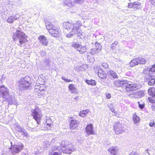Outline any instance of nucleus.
I'll use <instances>...</instances> for the list:
<instances>
[{
    "mask_svg": "<svg viewBox=\"0 0 155 155\" xmlns=\"http://www.w3.org/2000/svg\"><path fill=\"white\" fill-rule=\"evenodd\" d=\"M94 69L95 72L97 73L98 76L101 78L104 79L107 77L106 73L101 69L99 66H95L94 67Z\"/></svg>",
    "mask_w": 155,
    "mask_h": 155,
    "instance_id": "nucleus-13",
    "label": "nucleus"
},
{
    "mask_svg": "<svg viewBox=\"0 0 155 155\" xmlns=\"http://www.w3.org/2000/svg\"><path fill=\"white\" fill-rule=\"evenodd\" d=\"M155 88L153 87H150L148 90V93L150 96L155 94Z\"/></svg>",
    "mask_w": 155,
    "mask_h": 155,
    "instance_id": "nucleus-29",
    "label": "nucleus"
},
{
    "mask_svg": "<svg viewBox=\"0 0 155 155\" xmlns=\"http://www.w3.org/2000/svg\"><path fill=\"white\" fill-rule=\"evenodd\" d=\"M108 75L109 78L113 79H117L118 78V76L117 73L114 71L110 70L108 73Z\"/></svg>",
    "mask_w": 155,
    "mask_h": 155,
    "instance_id": "nucleus-18",
    "label": "nucleus"
},
{
    "mask_svg": "<svg viewBox=\"0 0 155 155\" xmlns=\"http://www.w3.org/2000/svg\"><path fill=\"white\" fill-rule=\"evenodd\" d=\"M53 122L50 118L46 119V122L44 124L43 128L45 130H50L53 126Z\"/></svg>",
    "mask_w": 155,
    "mask_h": 155,
    "instance_id": "nucleus-15",
    "label": "nucleus"
},
{
    "mask_svg": "<svg viewBox=\"0 0 155 155\" xmlns=\"http://www.w3.org/2000/svg\"><path fill=\"white\" fill-rule=\"evenodd\" d=\"M79 123L76 120H71L69 126L70 129L72 130L76 128L78 126Z\"/></svg>",
    "mask_w": 155,
    "mask_h": 155,
    "instance_id": "nucleus-20",
    "label": "nucleus"
},
{
    "mask_svg": "<svg viewBox=\"0 0 155 155\" xmlns=\"http://www.w3.org/2000/svg\"><path fill=\"white\" fill-rule=\"evenodd\" d=\"M101 50L100 46L99 44L95 45V47L91 49V54L93 55L97 54Z\"/></svg>",
    "mask_w": 155,
    "mask_h": 155,
    "instance_id": "nucleus-19",
    "label": "nucleus"
},
{
    "mask_svg": "<svg viewBox=\"0 0 155 155\" xmlns=\"http://www.w3.org/2000/svg\"><path fill=\"white\" fill-rule=\"evenodd\" d=\"M145 81L147 82V84L150 86H153L155 84V76L149 74L146 75L144 78Z\"/></svg>",
    "mask_w": 155,
    "mask_h": 155,
    "instance_id": "nucleus-11",
    "label": "nucleus"
},
{
    "mask_svg": "<svg viewBox=\"0 0 155 155\" xmlns=\"http://www.w3.org/2000/svg\"><path fill=\"white\" fill-rule=\"evenodd\" d=\"M73 145L69 143L64 144V146H61V149L63 152L67 154L71 153L73 151Z\"/></svg>",
    "mask_w": 155,
    "mask_h": 155,
    "instance_id": "nucleus-10",
    "label": "nucleus"
},
{
    "mask_svg": "<svg viewBox=\"0 0 155 155\" xmlns=\"http://www.w3.org/2000/svg\"><path fill=\"white\" fill-rule=\"evenodd\" d=\"M80 53H84L86 51V48L85 46L82 45H81L80 46L77 50Z\"/></svg>",
    "mask_w": 155,
    "mask_h": 155,
    "instance_id": "nucleus-26",
    "label": "nucleus"
},
{
    "mask_svg": "<svg viewBox=\"0 0 155 155\" xmlns=\"http://www.w3.org/2000/svg\"><path fill=\"white\" fill-rule=\"evenodd\" d=\"M86 131L88 134H94V132L93 130V125L91 124H89L86 128Z\"/></svg>",
    "mask_w": 155,
    "mask_h": 155,
    "instance_id": "nucleus-21",
    "label": "nucleus"
},
{
    "mask_svg": "<svg viewBox=\"0 0 155 155\" xmlns=\"http://www.w3.org/2000/svg\"><path fill=\"white\" fill-rule=\"evenodd\" d=\"M149 71L152 72H155V63L152 65L151 67L149 69Z\"/></svg>",
    "mask_w": 155,
    "mask_h": 155,
    "instance_id": "nucleus-34",
    "label": "nucleus"
},
{
    "mask_svg": "<svg viewBox=\"0 0 155 155\" xmlns=\"http://www.w3.org/2000/svg\"><path fill=\"white\" fill-rule=\"evenodd\" d=\"M49 155H61V154L60 153L54 152L53 153H51L49 154Z\"/></svg>",
    "mask_w": 155,
    "mask_h": 155,
    "instance_id": "nucleus-37",
    "label": "nucleus"
},
{
    "mask_svg": "<svg viewBox=\"0 0 155 155\" xmlns=\"http://www.w3.org/2000/svg\"><path fill=\"white\" fill-rule=\"evenodd\" d=\"M120 84L122 85L126 84L125 90L127 92L130 93L133 92L139 88V85L136 83L128 84L127 82L120 81Z\"/></svg>",
    "mask_w": 155,
    "mask_h": 155,
    "instance_id": "nucleus-5",
    "label": "nucleus"
},
{
    "mask_svg": "<svg viewBox=\"0 0 155 155\" xmlns=\"http://www.w3.org/2000/svg\"><path fill=\"white\" fill-rule=\"evenodd\" d=\"M46 27L51 36L55 38L60 37L61 30L59 26L56 27L50 23L46 25Z\"/></svg>",
    "mask_w": 155,
    "mask_h": 155,
    "instance_id": "nucleus-2",
    "label": "nucleus"
},
{
    "mask_svg": "<svg viewBox=\"0 0 155 155\" xmlns=\"http://www.w3.org/2000/svg\"><path fill=\"white\" fill-rule=\"evenodd\" d=\"M46 81L45 76L43 74H41L38 78V81L40 85H44Z\"/></svg>",
    "mask_w": 155,
    "mask_h": 155,
    "instance_id": "nucleus-17",
    "label": "nucleus"
},
{
    "mask_svg": "<svg viewBox=\"0 0 155 155\" xmlns=\"http://www.w3.org/2000/svg\"><path fill=\"white\" fill-rule=\"evenodd\" d=\"M122 129V126L119 123H116L114 126V129L116 131H118Z\"/></svg>",
    "mask_w": 155,
    "mask_h": 155,
    "instance_id": "nucleus-30",
    "label": "nucleus"
},
{
    "mask_svg": "<svg viewBox=\"0 0 155 155\" xmlns=\"http://www.w3.org/2000/svg\"><path fill=\"white\" fill-rule=\"evenodd\" d=\"M108 151L111 153V155H117V149L116 147H110L108 149Z\"/></svg>",
    "mask_w": 155,
    "mask_h": 155,
    "instance_id": "nucleus-23",
    "label": "nucleus"
},
{
    "mask_svg": "<svg viewBox=\"0 0 155 155\" xmlns=\"http://www.w3.org/2000/svg\"><path fill=\"white\" fill-rule=\"evenodd\" d=\"M31 78L29 77L25 76L21 78L18 81L19 89L21 91L27 90L31 86Z\"/></svg>",
    "mask_w": 155,
    "mask_h": 155,
    "instance_id": "nucleus-1",
    "label": "nucleus"
},
{
    "mask_svg": "<svg viewBox=\"0 0 155 155\" xmlns=\"http://www.w3.org/2000/svg\"><path fill=\"white\" fill-rule=\"evenodd\" d=\"M20 17V15L18 17H16L15 15L10 16L8 18L7 21L8 23H12L15 20L17 19Z\"/></svg>",
    "mask_w": 155,
    "mask_h": 155,
    "instance_id": "nucleus-25",
    "label": "nucleus"
},
{
    "mask_svg": "<svg viewBox=\"0 0 155 155\" xmlns=\"http://www.w3.org/2000/svg\"><path fill=\"white\" fill-rule=\"evenodd\" d=\"M85 81L87 84L91 86H95L97 84L96 81L92 79L90 80H86Z\"/></svg>",
    "mask_w": 155,
    "mask_h": 155,
    "instance_id": "nucleus-27",
    "label": "nucleus"
},
{
    "mask_svg": "<svg viewBox=\"0 0 155 155\" xmlns=\"http://www.w3.org/2000/svg\"><path fill=\"white\" fill-rule=\"evenodd\" d=\"M61 78L64 81L66 82L69 83L70 82H71L73 81L72 80H71L70 79H66L64 77H62Z\"/></svg>",
    "mask_w": 155,
    "mask_h": 155,
    "instance_id": "nucleus-33",
    "label": "nucleus"
},
{
    "mask_svg": "<svg viewBox=\"0 0 155 155\" xmlns=\"http://www.w3.org/2000/svg\"><path fill=\"white\" fill-rule=\"evenodd\" d=\"M69 91L72 93H75L77 92V89L75 85L72 84H70L68 86Z\"/></svg>",
    "mask_w": 155,
    "mask_h": 155,
    "instance_id": "nucleus-22",
    "label": "nucleus"
},
{
    "mask_svg": "<svg viewBox=\"0 0 155 155\" xmlns=\"http://www.w3.org/2000/svg\"><path fill=\"white\" fill-rule=\"evenodd\" d=\"M31 116L36 121L38 124H39L41 123L42 117V114H40L35 109L33 110L31 113Z\"/></svg>",
    "mask_w": 155,
    "mask_h": 155,
    "instance_id": "nucleus-12",
    "label": "nucleus"
},
{
    "mask_svg": "<svg viewBox=\"0 0 155 155\" xmlns=\"http://www.w3.org/2000/svg\"><path fill=\"white\" fill-rule=\"evenodd\" d=\"M46 92V87L44 85H37L35 86L34 92L38 96H43Z\"/></svg>",
    "mask_w": 155,
    "mask_h": 155,
    "instance_id": "nucleus-9",
    "label": "nucleus"
},
{
    "mask_svg": "<svg viewBox=\"0 0 155 155\" xmlns=\"http://www.w3.org/2000/svg\"><path fill=\"white\" fill-rule=\"evenodd\" d=\"M155 125L154 121L153 120H151L150 121L149 123V125L151 127H153Z\"/></svg>",
    "mask_w": 155,
    "mask_h": 155,
    "instance_id": "nucleus-35",
    "label": "nucleus"
},
{
    "mask_svg": "<svg viewBox=\"0 0 155 155\" xmlns=\"http://www.w3.org/2000/svg\"><path fill=\"white\" fill-rule=\"evenodd\" d=\"M151 2L153 4L155 5V0H151Z\"/></svg>",
    "mask_w": 155,
    "mask_h": 155,
    "instance_id": "nucleus-40",
    "label": "nucleus"
},
{
    "mask_svg": "<svg viewBox=\"0 0 155 155\" xmlns=\"http://www.w3.org/2000/svg\"><path fill=\"white\" fill-rule=\"evenodd\" d=\"M9 95V90L8 87L4 85L0 86V97L8 100L7 97Z\"/></svg>",
    "mask_w": 155,
    "mask_h": 155,
    "instance_id": "nucleus-7",
    "label": "nucleus"
},
{
    "mask_svg": "<svg viewBox=\"0 0 155 155\" xmlns=\"http://www.w3.org/2000/svg\"><path fill=\"white\" fill-rule=\"evenodd\" d=\"M148 102L151 104L155 103V94L150 96L148 98Z\"/></svg>",
    "mask_w": 155,
    "mask_h": 155,
    "instance_id": "nucleus-31",
    "label": "nucleus"
},
{
    "mask_svg": "<svg viewBox=\"0 0 155 155\" xmlns=\"http://www.w3.org/2000/svg\"><path fill=\"white\" fill-rule=\"evenodd\" d=\"M90 112L89 110V109L83 110L80 111L79 114V115L82 117H84L86 116Z\"/></svg>",
    "mask_w": 155,
    "mask_h": 155,
    "instance_id": "nucleus-24",
    "label": "nucleus"
},
{
    "mask_svg": "<svg viewBox=\"0 0 155 155\" xmlns=\"http://www.w3.org/2000/svg\"><path fill=\"white\" fill-rule=\"evenodd\" d=\"M138 103L139 104L138 106L141 109H143L144 107V104H140L139 102H138Z\"/></svg>",
    "mask_w": 155,
    "mask_h": 155,
    "instance_id": "nucleus-38",
    "label": "nucleus"
},
{
    "mask_svg": "<svg viewBox=\"0 0 155 155\" xmlns=\"http://www.w3.org/2000/svg\"><path fill=\"white\" fill-rule=\"evenodd\" d=\"M127 7L129 8H132L134 10L140 9L142 8L141 3L138 2L129 3L128 4Z\"/></svg>",
    "mask_w": 155,
    "mask_h": 155,
    "instance_id": "nucleus-14",
    "label": "nucleus"
},
{
    "mask_svg": "<svg viewBox=\"0 0 155 155\" xmlns=\"http://www.w3.org/2000/svg\"><path fill=\"white\" fill-rule=\"evenodd\" d=\"M146 63V60L143 58L138 57L132 60L130 63V67H133L139 64H144Z\"/></svg>",
    "mask_w": 155,
    "mask_h": 155,
    "instance_id": "nucleus-6",
    "label": "nucleus"
},
{
    "mask_svg": "<svg viewBox=\"0 0 155 155\" xmlns=\"http://www.w3.org/2000/svg\"><path fill=\"white\" fill-rule=\"evenodd\" d=\"M38 39L41 44L44 46L48 45V41L46 37L43 35H41L38 37Z\"/></svg>",
    "mask_w": 155,
    "mask_h": 155,
    "instance_id": "nucleus-16",
    "label": "nucleus"
},
{
    "mask_svg": "<svg viewBox=\"0 0 155 155\" xmlns=\"http://www.w3.org/2000/svg\"><path fill=\"white\" fill-rule=\"evenodd\" d=\"M102 65L105 68H107L108 67V64L105 62L103 63L102 64Z\"/></svg>",
    "mask_w": 155,
    "mask_h": 155,
    "instance_id": "nucleus-36",
    "label": "nucleus"
},
{
    "mask_svg": "<svg viewBox=\"0 0 155 155\" xmlns=\"http://www.w3.org/2000/svg\"><path fill=\"white\" fill-rule=\"evenodd\" d=\"M58 147H57L56 148V149H58Z\"/></svg>",
    "mask_w": 155,
    "mask_h": 155,
    "instance_id": "nucleus-41",
    "label": "nucleus"
},
{
    "mask_svg": "<svg viewBox=\"0 0 155 155\" xmlns=\"http://www.w3.org/2000/svg\"><path fill=\"white\" fill-rule=\"evenodd\" d=\"M27 37V36L25 33L20 30H17L16 33H14L13 35V41H15L17 39V38H18L19 40L20 46H21L22 44L28 42Z\"/></svg>",
    "mask_w": 155,
    "mask_h": 155,
    "instance_id": "nucleus-3",
    "label": "nucleus"
},
{
    "mask_svg": "<svg viewBox=\"0 0 155 155\" xmlns=\"http://www.w3.org/2000/svg\"><path fill=\"white\" fill-rule=\"evenodd\" d=\"M133 120L134 124H137L140 121V119L138 117L136 114H134L133 115Z\"/></svg>",
    "mask_w": 155,
    "mask_h": 155,
    "instance_id": "nucleus-28",
    "label": "nucleus"
},
{
    "mask_svg": "<svg viewBox=\"0 0 155 155\" xmlns=\"http://www.w3.org/2000/svg\"><path fill=\"white\" fill-rule=\"evenodd\" d=\"M105 95L107 99H110L111 97V95L110 93L106 94Z\"/></svg>",
    "mask_w": 155,
    "mask_h": 155,
    "instance_id": "nucleus-39",
    "label": "nucleus"
},
{
    "mask_svg": "<svg viewBox=\"0 0 155 155\" xmlns=\"http://www.w3.org/2000/svg\"><path fill=\"white\" fill-rule=\"evenodd\" d=\"M70 118H72V117H70Z\"/></svg>",
    "mask_w": 155,
    "mask_h": 155,
    "instance_id": "nucleus-42",
    "label": "nucleus"
},
{
    "mask_svg": "<svg viewBox=\"0 0 155 155\" xmlns=\"http://www.w3.org/2000/svg\"><path fill=\"white\" fill-rule=\"evenodd\" d=\"M81 25L80 21H77L75 24L72 21H65L63 23V27L67 30L72 29V30H75L78 31L80 27H81Z\"/></svg>",
    "mask_w": 155,
    "mask_h": 155,
    "instance_id": "nucleus-4",
    "label": "nucleus"
},
{
    "mask_svg": "<svg viewBox=\"0 0 155 155\" xmlns=\"http://www.w3.org/2000/svg\"><path fill=\"white\" fill-rule=\"evenodd\" d=\"M81 45V44H80L77 42H74L72 43V47L77 50L78 48Z\"/></svg>",
    "mask_w": 155,
    "mask_h": 155,
    "instance_id": "nucleus-32",
    "label": "nucleus"
},
{
    "mask_svg": "<svg viewBox=\"0 0 155 155\" xmlns=\"http://www.w3.org/2000/svg\"><path fill=\"white\" fill-rule=\"evenodd\" d=\"M24 148V145L22 143L18 144V145L14 144L12 145L10 148L12 154L14 155L20 152Z\"/></svg>",
    "mask_w": 155,
    "mask_h": 155,
    "instance_id": "nucleus-8",
    "label": "nucleus"
}]
</instances>
